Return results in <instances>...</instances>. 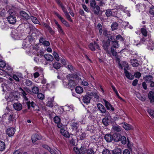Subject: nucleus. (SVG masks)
I'll list each match as a JSON object with an SVG mask.
<instances>
[{
    "instance_id": "obj_45",
    "label": "nucleus",
    "mask_w": 154,
    "mask_h": 154,
    "mask_svg": "<svg viewBox=\"0 0 154 154\" xmlns=\"http://www.w3.org/2000/svg\"><path fill=\"white\" fill-rule=\"evenodd\" d=\"M118 25L116 23H114L111 25V27L112 30H114L116 29L118 27Z\"/></svg>"
},
{
    "instance_id": "obj_9",
    "label": "nucleus",
    "mask_w": 154,
    "mask_h": 154,
    "mask_svg": "<svg viewBox=\"0 0 154 154\" xmlns=\"http://www.w3.org/2000/svg\"><path fill=\"white\" fill-rule=\"evenodd\" d=\"M86 94L90 97H91L94 96L95 98L97 99H98L99 98V96L98 95L97 92L95 91H88L87 92Z\"/></svg>"
},
{
    "instance_id": "obj_13",
    "label": "nucleus",
    "mask_w": 154,
    "mask_h": 154,
    "mask_svg": "<svg viewBox=\"0 0 154 154\" xmlns=\"http://www.w3.org/2000/svg\"><path fill=\"white\" fill-rule=\"evenodd\" d=\"M15 17V15L9 16L7 17V19L10 23L14 24L16 21Z\"/></svg>"
},
{
    "instance_id": "obj_63",
    "label": "nucleus",
    "mask_w": 154,
    "mask_h": 154,
    "mask_svg": "<svg viewBox=\"0 0 154 154\" xmlns=\"http://www.w3.org/2000/svg\"><path fill=\"white\" fill-rule=\"evenodd\" d=\"M12 78L17 82H19V79L18 77L16 75L14 74L13 75Z\"/></svg>"
},
{
    "instance_id": "obj_53",
    "label": "nucleus",
    "mask_w": 154,
    "mask_h": 154,
    "mask_svg": "<svg viewBox=\"0 0 154 154\" xmlns=\"http://www.w3.org/2000/svg\"><path fill=\"white\" fill-rule=\"evenodd\" d=\"M37 96L38 98L41 100H43L45 97L44 94L42 93H38Z\"/></svg>"
},
{
    "instance_id": "obj_1",
    "label": "nucleus",
    "mask_w": 154,
    "mask_h": 154,
    "mask_svg": "<svg viewBox=\"0 0 154 154\" xmlns=\"http://www.w3.org/2000/svg\"><path fill=\"white\" fill-rule=\"evenodd\" d=\"M110 44V41H106L103 42V47L106 54L111 55V52L109 50V47Z\"/></svg>"
},
{
    "instance_id": "obj_18",
    "label": "nucleus",
    "mask_w": 154,
    "mask_h": 154,
    "mask_svg": "<svg viewBox=\"0 0 154 154\" xmlns=\"http://www.w3.org/2000/svg\"><path fill=\"white\" fill-rule=\"evenodd\" d=\"M71 125L73 130H76L78 127V122H75L74 120L72 121Z\"/></svg>"
},
{
    "instance_id": "obj_2",
    "label": "nucleus",
    "mask_w": 154,
    "mask_h": 154,
    "mask_svg": "<svg viewBox=\"0 0 154 154\" xmlns=\"http://www.w3.org/2000/svg\"><path fill=\"white\" fill-rule=\"evenodd\" d=\"M124 63L125 64V65L124 66L125 67L124 70L125 76L128 79L130 80L133 79L134 78V76L132 74L130 73L126 69H128V65L126 63H124L123 65H124Z\"/></svg>"
},
{
    "instance_id": "obj_50",
    "label": "nucleus",
    "mask_w": 154,
    "mask_h": 154,
    "mask_svg": "<svg viewBox=\"0 0 154 154\" xmlns=\"http://www.w3.org/2000/svg\"><path fill=\"white\" fill-rule=\"evenodd\" d=\"M89 48L92 51H94L95 50V48L94 44L90 43L89 45Z\"/></svg>"
},
{
    "instance_id": "obj_44",
    "label": "nucleus",
    "mask_w": 154,
    "mask_h": 154,
    "mask_svg": "<svg viewBox=\"0 0 154 154\" xmlns=\"http://www.w3.org/2000/svg\"><path fill=\"white\" fill-rule=\"evenodd\" d=\"M54 56L55 59L57 61L60 60V57L58 54L55 51H54Z\"/></svg>"
},
{
    "instance_id": "obj_24",
    "label": "nucleus",
    "mask_w": 154,
    "mask_h": 154,
    "mask_svg": "<svg viewBox=\"0 0 154 154\" xmlns=\"http://www.w3.org/2000/svg\"><path fill=\"white\" fill-rule=\"evenodd\" d=\"M60 133L65 137L66 138L69 137V134L68 132L66 131L63 129H61L60 130Z\"/></svg>"
},
{
    "instance_id": "obj_5",
    "label": "nucleus",
    "mask_w": 154,
    "mask_h": 154,
    "mask_svg": "<svg viewBox=\"0 0 154 154\" xmlns=\"http://www.w3.org/2000/svg\"><path fill=\"white\" fill-rule=\"evenodd\" d=\"M70 76L71 75L70 74L67 75V79H68L69 82L68 85L71 87H74L76 86V83L75 81L73 80V77H71V79H70V78H68L69 76L70 77Z\"/></svg>"
},
{
    "instance_id": "obj_22",
    "label": "nucleus",
    "mask_w": 154,
    "mask_h": 154,
    "mask_svg": "<svg viewBox=\"0 0 154 154\" xmlns=\"http://www.w3.org/2000/svg\"><path fill=\"white\" fill-rule=\"evenodd\" d=\"M111 47L114 48L115 49L118 48L119 47V41L117 40L111 41Z\"/></svg>"
},
{
    "instance_id": "obj_54",
    "label": "nucleus",
    "mask_w": 154,
    "mask_h": 154,
    "mask_svg": "<svg viewBox=\"0 0 154 154\" xmlns=\"http://www.w3.org/2000/svg\"><path fill=\"white\" fill-rule=\"evenodd\" d=\"M112 12L109 9L106 10L105 14L107 17H109L112 15Z\"/></svg>"
},
{
    "instance_id": "obj_51",
    "label": "nucleus",
    "mask_w": 154,
    "mask_h": 154,
    "mask_svg": "<svg viewBox=\"0 0 154 154\" xmlns=\"http://www.w3.org/2000/svg\"><path fill=\"white\" fill-rule=\"evenodd\" d=\"M6 66L5 63L2 60H0V67L2 68L5 67Z\"/></svg>"
},
{
    "instance_id": "obj_11",
    "label": "nucleus",
    "mask_w": 154,
    "mask_h": 154,
    "mask_svg": "<svg viewBox=\"0 0 154 154\" xmlns=\"http://www.w3.org/2000/svg\"><path fill=\"white\" fill-rule=\"evenodd\" d=\"M97 108L101 113H106V109L104 106L100 103H98L97 105Z\"/></svg>"
},
{
    "instance_id": "obj_28",
    "label": "nucleus",
    "mask_w": 154,
    "mask_h": 154,
    "mask_svg": "<svg viewBox=\"0 0 154 154\" xmlns=\"http://www.w3.org/2000/svg\"><path fill=\"white\" fill-rule=\"evenodd\" d=\"M112 135L110 134H106L104 136V138L108 142H110L112 141Z\"/></svg>"
},
{
    "instance_id": "obj_46",
    "label": "nucleus",
    "mask_w": 154,
    "mask_h": 154,
    "mask_svg": "<svg viewBox=\"0 0 154 154\" xmlns=\"http://www.w3.org/2000/svg\"><path fill=\"white\" fill-rule=\"evenodd\" d=\"M54 122L56 124L60 123V119L58 116H55L54 118Z\"/></svg>"
},
{
    "instance_id": "obj_16",
    "label": "nucleus",
    "mask_w": 154,
    "mask_h": 154,
    "mask_svg": "<svg viewBox=\"0 0 154 154\" xmlns=\"http://www.w3.org/2000/svg\"><path fill=\"white\" fill-rule=\"evenodd\" d=\"M91 99V97L86 94V95L83 96L82 101L84 103L88 104L90 103Z\"/></svg>"
},
{
    "instance_id": "obj_33",
    "label": "nucleus",
    "mask_w": 154,
    "mask_h": 154,
    "mask_svg": "<svg viewBox=\"0 0 154 154\" xmlns=\"http://www.w3.org/2000/svg\"><path fill=\"white\" fill-rule=\"evenodd\" d=\"M5 145L4 143L2 141H0V151H3L5 149Z\"/></svg>"
},
{
    "instance_id": "obj_48",
    "label": "nucleus",
    "mask_w": 154,
    "mask_h": 154,
    "mask_svg": "<svg viewBox=\"0 0 154 154\" xmlns=\"http://www.w3.org/2000/svg\"><path fill=\"white\" fill-rule=\"evenodd\" d=\"M97 27L99 30V33L100 35H101L103 31L102 27L101 24L100 23H98L97 25Z\"/></svg>"
},
{
    "instance_id": "obj_43",
    "label": "nucleus",
    "mask_w": 154,
    "mask_h": 154,
    "mask_svg": "<svg viewBox=\"0 0 154 154\" xmlns=\"http://www.w3.org/2000/svg\"><path fill=\"white\" fill-rule=\"evenodd\" d=\"M57 28L60 33L63 35L65 34V33L60 25H58V27H57Z\"/></svg>"
},
{
    "instance_id": "obj_31",
    "label": "nucleus",
    "mask_w": 154,
    "mask_h": 154,
    "mask_svg": "<svg viewBox=\"0 0 154 154\" xmlns=\"http://www.w3.org/2000/svg\"><path fill=\"white\" fill-rule=\"evenodd\" d=\"M112 129L115 131L119 132L121 131L122 128L119 126L116 125L112 126Z\"/></svg>"
},
{
    "instance_id": "obj_10",
    "label": "nucleus",
    "mask_w": 154,
    "mask_h": 154,
    "mask_svg": "<svg viewBox=\"0 0 154 154\" xmlns=\"http://www.w3.org/2000/svg\"><path fill=\"white\" fill-rule=\"evenodd\" d=\"M106 116L102 120L103 123L105 126H107L109 125V123L108 121L110 117L109 114L108 112H106Z\"/></svg>"
},
{
    "instance_id": "obj_56",
    "label": "nucleus",
    "mask_w": 154,
    "mask_h": 154,
    "mask_svg": "<svg viewBox=\"0 0 154 154\" xmlns=\"http://www.w3.org/2000/svg\"><path fill=\"white\" fill-rule=\"evenodd\" d=\"M148 112L150 115L154 118V111L152 109H148Z\"/></svg>"
},
{
    "instance_id": "obj_59",
    "label": "nucleus",
    "mask_w": 154,
    "mask_h": 154,
    "mask_svg": "<svg viewBox=\"0 0 154 154\" xmlns=\"http://www.w3.org/2000/svg\"><path fill=\"white\" fill-rule=\"evenodd\" d=\"M63 82L64 85H68V79H66L65 78H64L63 80Z\"/></svg>"
},
{
    "instance_id": "obj_49",
    "label": "nucleus",
    "mask_w": 154,
    "mask_h": 154,
    "mask_svg": "<svg viewBox=\"0 0 154 154\" xmlns=\"http://www.w3.org/2000/svg\"><path fill=\"white\" fill-rule=\"evenodd\" d=\"M149 12L151 15L154 16V6H152L150 8Z\"/></svg>"
},
{
    "instance_id": "obj_4",
    "label": "nucleus",
    "mask_w": 154,
    "mask_h": 154,
    "mask_svg": "<svg viewBox=\"0 0 154 154\" xmlns=\"http://www.w3.org/2000/svg\"><path fill=\"white\" fill-rule=\"evenodd\" d=\"M17 115L14 114L12 113L10 114L8 117V122L9 123H13L15 122L17 117Z\"/></svg>"
},
{
    "instance_id": "obj_12",
    "label": "nucleus",
    "mask_w": 154,
    "mask_h": 154,
    "mask_svg": "<svg viewBox=\"0 0 154 154\" xmlns=\"http://www.w3.org/2000/svg\"><path fill=\"white\" fill-rule=\"evenodd\" d=\"M15 130L14 128L12 127L8 128L6 131L7 134L9 137L12 136L14 134Z\"/></svg>"
},
{
    "instance_id": "obj_29",
    "label": "nucleus",
    "mask_w": 154,
    "mask_h": 154,
    "mask_svg": "<svg viewBox=\"0 0 154 154\" xmlns=\"http://www.w3.org/2000/svg\"><path fill=\"white\" fill-rule=\"evenodd\" d=\"M26 103L28 109H30L31 107H32L33 108H34L36 105L35 103L33 101L31 102L30 101H28L26 102Z\"/></svg>"
},
{
    "instance_id": "obj_34",
    "label": "nucleus",
    "mask_w": 154,
    "mask_h": 154,
    "mask_svg": "<svg viewBox=\"0 0 154 154\" xmlns=\"http://www.w3.org/2000/svg\"><path fill=\"white\" fill-rule=\"evenodd\" d=\"M46 106L52 108L54 106L52 100L51 99H48V101L46 103Z\"/></svg>"
},
{
    "instance_id": "obj_37",
    "label": "nucleus",
    "mask_w": 154,
    "mask_h": 154,
    "mask_svg": "<svg viewBox=\"0 0 154 154\" xmlns=\"http://www.w3.org/2000/svg\"><path fill=\"white\" fill-rule=\"evenodd\" d=\"M75 90L76 93L78 94H80L83 92V88L80 86L76 87L75 88Z\"/></svg>"
},
{
    "instance_id": "obj_32",
    "label": "nucleus",
    "mask_w": 154,
    "mask_h": 154,
    "mask_svg": "<svg viewBox=\"0 0 154 154\" xmlns=\"http://www.w3.org/2000/svg\"><path fill=\"white\" fill-rule=\"evenodd\" d=\"M25 83L26 86L29 87L32 86L33 84V83L31 80L29 79L26 80Z\"/></svg>"
},
{
    "instance_id": "obj_42",
    "label": "nucleus",
    "mask_w": 154,
    "mask_h": 154,
    "mask_svg": "<svg viewBox=\"0 0 154 154\" xmlns=\"http://www.w3.org/2000/svg\"><path fill=\"white\" fill-rule=\"evenodd\" d=\"M116 40H119L120 42H123L124 39L120 35H118L116 36Z\"/></svg>"
},
{
    "instance_id": "obj_19",
    "label": "nucleus",
    "mask_w": 154,
    "mask_h": 154,
    "mask_svg": "<svg viewBox=\"0 0 154 154\" xmlns=\"http://www.w3.org/2000/svg\"><path fill=\"white\" fill-rule=\"evenodd\" d=\"M148 97L151 103H154V93L153 92L149 91L148 94Z\"/></svg>"
},
{
    "instance_id": "obj_20",
    "label": "nucleus",
    "mask_w": 154,
    "mask_h": 154,
    "mask_svg": "<svg viewBox=\"0 0 154 154\" xmlns=\"http://www.w3.org/2000/svg\"><path fill=\"white\" fill-rule=\"evenodd\" d=\"M27 37L25 39V40L23 41V45H24L25 47L27 46L29 44H30L31 42V37Z\"/></svg>"
},
{
    "instance_id": "obj_8",
    "label": "nucleus",
    "mask_w": 154,
    "mask_h": 154,
    "mask_svg": "<svg viewBox=\"0 0 154 154\" xmlns=\"http://www.w3.org/2000/svg\"><path fill=\"white\" fill-rule=\"evenodd\" d=\"M103 101L104 102L105 105L107 110H109L110 109L112 111H113L115 110L114 108L112 107L109 102L104 99H103Z\"/></svg>"
},
{
    "instance_id": "obj_6",
    "label": "nucleus",
    "mask_w": 154,
    "mask_h": 154,
    "mask_svg": "<svg viewBox=\"0 0 154 154\" xmlns=\"http://www.w3.org/2000/svg\"><path fill=\"white\" fill-rule=\"evenodd\" d=\"M20 14L24 19L26 20L30 19V16L26 11H20Z\"/></svg>"
},
{
    "instance_id": "obj_35",
    "label": "nucleus",
    "mask_w": 154,
    "mask_h": 154,
    "mask_svg": "<svg viewBox=\"0 0 154 154\" xmlns=\"http://www.w3.org/2000/svg\"><path fill=\"white\" fill-rule=\"evenodd\" d=\"M61 64L57 62H55L53 64V66L54 68L56 69H59L61 67Z\"/></svg>"
},
{
    "instance_id": "obj_30",
    "label": "nucleus",
    "mask_w": 154,
    "mask_h": 154,
    "mask_svg": "<svg viewBox=\"0 0 154 154\" xmlns=\"http://www.w3.org/2000/svg\"><path fill=\"white\" fill-rule=\"evenodd\" d=\"M44 26L49 31V32L51 35H53L54 34V31L48 25L45 23L44 24Z\"/></svg>"
},
{
    "instance_id": "obj_41",
    "label": "nucleus",
    "mask_w": 154,
    "mask_h": 154,
    "mask_svg": "<svg viewBox=\"0 0 154 154\" xmlns=\"http://www.w3.org/2000/svg\"><path fill=\"white\" fill-rule=\"evenodd\" d=\"M120 138V141L122 144H125L126 143V139L125 136H121Z\"/></svg>"
},
{
    "instance_id": "obj_40",
    "label": "nucleus",
    "mask_w": 154,
    "mask_h": 154,
    "mask_svg": "<svg viewBox=\"0 0 154 154\" xmlns=\"http://www.w3.org/2000/svg\"><path fill=\"white\" fill-rule=\"evenodd\" d=\"M32 90L33 93L35 94H38L39 91L38 88L36 86L32 87Z\"/></svg>"
},
{
    "instance_id": "obj_15",
    "label": "nucleus",
    "mask_w": 154,
    "mask_h": 154,
    "mask_svg": "<svg viewBox=\"0 0 154 154\" xmlns=\"http://www.w3.org/2000/svg\"><path fill=\"white\" fill-rule=\"evenodd\" d=\"M14 109L17 111H20L22 108V106L19 103H15L13 104Z\"/></svg>"
},
{
    "instance_id": "obj_14",
    "label": "nucleus",
    "mask_w": 154,
    "mask_h": 154,
    "mask_svg": "<svg viewBox=\"0 0 154 154\" xmlns=\"http://www.w3.org/2000/svg\"><path fill=\"white\" fill-rule=\"evenodd\" d=\"M121 135L119 134L115 133L112 135V141L118 142L120 141Z\"/></svg>"
},
{
    "instance_id": "obj_36",
    "label": "nucleus",
    "mask_w": 154,
    "mask_h": 154,
    "mask_svg": "<svg viewBox=\"0 0 154 154\" xmlns=\"http://www.w3.org/2000/svg\"><path fill=\"white\" fill-rule=\"evenodd\" d=\"M30 19H31L33 22L35 24H38L39 23V21L35 17L31 16L30 17Z\"/></svg>"
},
{
    "instance_id": "obj_17",
    "label": "nucleus",
    "mask_w": 154,
    "mask_h": 154,
    "mask_svg": "<svg viewBox=\"0 0 154 154\" xmlns=\"http://www.w3.org/2000/svg\"><path fill=\"white\" fill-rule=\"evenodd\" d=\"M143 79L146 82L149 83L153 80V77L151 75H147L144 77Z\"/></svg>"
},
{
    "instance_id": "obj_57",
    "label": "nucleus",
    "mask_w": 154,
    "mask_h": 154,
    "mask_svg": "<svg viewBox=\"0 0 154 154\" xmlns=\"http://www.w3.org/2000/svg\"><path fill=\"white\" fill-rule=\"evenodd\" d=\"M107 36L108 40V41H109L111 40V41H112V40H113L114 39L113 37L111 34H107Z\"/></svg>"
},
{
    "instance_id": "obj_55",
    "label": "nucleus",
    "mask_w": 154,
    "mask_h": 154,
    "mask_svg": "<svg viewBox=\"0 0 154 154\" xmlns=\"http://www.w3.org/2000/svg\"><path fill=\"white\" fill-rule=\"evenodd\" d=\"M135 77L139 78L141 76V74L139 72H136L133 75Z\"/></svg>"
},
{
    "instance_id": "obj_38",
    "label": "nucleus",
    "mask_w": 154,
    "mask_h": 154,
    "mask_svg": "<svg viewBox=\"0 0 154 154\" xmlns=\"http://www.w3.org/2000/svg\"><path fill=\"white\" fill-rule=\"evenodd\" d=\"M110 49L111 54H112L113 56H116L117 55V52L116 49L114 48L111 47Z\"/></svg>"
},
{
    "instance_id": "obj_58",
    "label": "nucleus",
    "mask_w": 154,
    "mask_h": 154,
    "mask_svg": "<svg viewBox=\"0 0 154 154\" xmlns=\"http://www.w3.org/2000/svg\"><path fill=\"white\" fill-rule=\"evenodd\" d=\"M74 151L75 154H80V149H79L77 147H74Z\"/></svg>"
},
{
    "instance_id": "obj_52",
    "label": "nucleus",
    "mask_w": 154,
    "mask_h": 154,
    "mask_svg": "<svg viewBox=\"0 0 154 154\" xmlns=\"http://www.w3.org/2000/svg\"><path fill=\"white\" fill-rule=\"evenodd\" d=\"M87 154H94L95 152L91 148L88 149L87 151Z\"/></svg>"
},
{
    "instance_id": "obj_64",
    "label": "nucleus",
    "mask_w": 154,
    "mask_h": 154,
    "mask_svg": "<svg viewBox=\"0 0 154 154\" xmlns=\"http://www.w3.org/2000/svg\"><path fill=\"white\" fill-rule=\"evenodd\" d=\"M103 154H110L109 151L107 149H105L103 150L102 152Z\"/></svg>"
},
{
    "instance_id": "obj_3",
    "label": "nucleus",
    "mask_w": 154,
    "mask_h": 154,
    "mask_svg": "<svg viewBox=\"0 0 154 154\" xmlns=\"http://www.w3.org/2000/svg\"><path fill=\"white\" fill-rule=\"evenodd\" d=\"M21 33L18 29H15L13 30L11 32V35L12 37L15 39H18L20 38Z\"/></svg>"
},
{
    "instance_id": "obj_47",
    "label": "nucleus",
    "mask_w": 154,
    "mask_h": 154,
    "mask_svg": "<svg viewBox=\"0 0 154 154\" xmlns=\"http://www.w3.org/2000/svg\"><path fill=\"white\" fill-rule=\"evenodd\" d=\"M121 152L120 148H117L115 150L112 154H121Z\"/></svg>"
},
{
    "instance_id": "obj_21",
    "label": "nucleus",
    "mask_w": 154,
    "mask_h": 154,
    "mask_svg": "<svg viewBox=\"0 0 154 154\" xmlns=\"http://www.w3.org/2000/svg\"><path fill=\"white\" fill-rule=\"evenodd\" d=\"M18 89L21 91L20 93H21L23 97L26 100H28V99L26 96L27 94L26 91L20 87Z\"/></svg>"
},
{
    "instance_id": "obj_25",
    "label": "nucleus",
    "mask_w": 154,
    "mask_h": 154,
    "mask_svg": "<svg viewBox=\"0 0 154 154\" xmlns=\"http://www.w3.org/2000/svg\"><path fill=\"white\" fill-rule=\"evenodd\" d=\"M44 57L45 59L48 61H52L54 60L53 57L49 54H45Z\"/></svg>"
},
{
    "instance_id": "obj_61",
    "label": "nucleus",
    "mask_w": 154,
    "mask_h": 154,
    "mask_svg": "<svg viewBox=\"0 0 154 154\" xmlns=\"http://www.w3.org/2000/svg\"><path fill=\"white\" fill-rule=\"evenodd\" d=\"M86 136V134L85 133H82L80 135V138L81 140H83L84 139Z\"/></svg>"
},
{
    "instance_id": "obj_39",
    "label": "nucleus",
    "mask_w": 154,
    "mask_h": 154,
    "mask_svg": "<svg viewBox=\"0 0 154 154\" xmlns=\"http://www.w3.org/2000/svg\"><path fill=\"white\" fill-rule=\"evenodd\" d=\"M140 31L142 34L144 36H146L147 35V32L146 29L145 28H142L140 29Z\"/></svg>"
},
{
    "instance_id": "obj_62",
    "label": "nucleus",
    "mask_w": 154,
    "mask_h": 154,
    "mask_svg": "<svg viewBox=\"0 0 154 154\" xmlns=\"http://www.w3.org/2000/svg\"><path fill=\"white\" fill-rule=\"evenodd\" d=\"M42 146L44 148L47 149L48 151L51 150V148L48 145L46 144H43L42 145Z\"/></svg>"
},
{
    "instance_id": "obj_27",
    "label": "nucleus",
    "mask_w": 154,
    "mask_h": 154,
    "mask_svg": "<svg viewBox=\"0 0 154 154\" xmlns=\"http://www.w3.org/2000/svg\"><path fill=\"white\" fill-rule=\"evenodd\" d=\"M40 138L39 136L37 134H35L32 135L31 137V139L32 142H35L39 140Z\"/></svg>"
},
{
    "instance_id": "obj_23",
    "label": "nucleus",
    "mask_w": 154,
    "mask_h": 154,
    "mask_svg": "<svg viewBox=\"0 0 154 154\" xmlns=\"http://www.w3.org/2000/svg\"><path fill=\"white\" fill-rule=\"evenodd\" d=\"M123 127L125 130H130L133 129V127L131 125L126 123H124Z\"/></svg>"
},
{
    "instance_id": "obj_60",
    "label": "nucleus",
    "mask_w": 154,
    "mask_h": 154,
    "mask_svg": "<svg viewBox=\"0 0 154 154\" xmlns=\"http://www.w3.org/2000/svg\"><path fill=\"white\" fill-rule=\"evenodd\" d=\"M90 3L91 7L96 5L95 0H90Z\"/></svg>"
},
{
    "instance_id": "obj_26",
    "label": "nucleus",
    "mask_w": 154,
    "mask_h": 154,
    "mask_svg": "<svg viewBox=\"0 0 154 154\" xmlns=\"http://www.w3.org/2000/svg\"><path fill=\"white\" fill-rule=\"evenodd\" d=\"M131 65L133 67H137L139 65L138 60L136 59L131 60Z\"/></svg>"
},
{
    "instance_id": "obj_7",
    "label": "nucleus",
    "mask_w": 154,
    "mask_h": 154,
    "mask_svg": "<svg viewBox=\"0 0 154 154\" xmlns=\"http://www.w3.org/2000/svg\"><path fill=\"white\" fill-rule=\"evenodd\" d=\"M91 10L96 15H98L99 14L100 8L98 5H93L91 7Z\"/></svg>"
}]
</instances>
